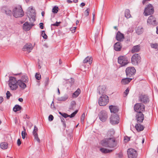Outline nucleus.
I'll return each mask as SVG.
<instances>
[{
	"label": "nucleus",
	"mask_w": 158,
	"mask_h": 158,
	"mask_svg": "<svg viewBox=\"0 0 158 158\" xmlns=\"http://www.w3.org/2000/svg\"><path fill=\"white\" fill-rule=\"evenodd\" d=\"M89 10H90L89 8H88L87 9V10H86L84 12V15L85 16H87L89 15Z\"/></svg>",
	"instance_id": "09e8293b"
},
{
	"label": "nucleus",
	"mask_w": 158,
	"mask_h": 158,
	"mask_svg": "<svg viewBox=\"0 0 158 158\" xmlns=\"http://www.w3.org/2000/svg\"><path fill=\"white\" fill-rule=\"evenodd\" d=\"M109 109L111 113H116L119 110V108L117 106L110 105L109 106Z\"/></svg>",
	"instance_id": "412c9836"
},
{
	"label": "nucleus",
	"mask_w": 158,
	"mask_h": 158,
	"mask_svg": "<svg viewBox=\"0 0 158 158\" xmlns=\"http://www.w3.org/2000/svg\"><path fill=\"white\" fill-rule=\"evenodd\" d=\"M29 81V78L27 74H23L20 79L17 80L18 86L20 87L21 89H24L27 87V85Z\"/></svg>",
	"instance_id": "f03ea898"
},
{
	"label": "nucleus",
	"mask_w": 158,
	"mask_h": 158,
	"mask_svg": "<svg viewBox=\"0 0 158 158\" xmlns=\"http://www.w3.org/2000/svg\"><path fill=\"white\" fill-rule=\"evenodd\" d=\"M114 134V131L113 130H110L108 133V136H113Z\"/></svg>",
	"instance_id": "c03bdc74"
},
{
	"label": "nucleus",
	"mask_w": 158,
	"mask_h": 158,
	"mask_svg": "<svg viewBox=\"0 0 158 158\" xmlns=\"http://www.w3.org/2000/svg\"><path fill=\"white\" fill-rule=\"evenodd\" d=\"M61 23L60 22H56L55 23L52 24L51 25V26H54L56 27H58L59 26L60 24Z\"/></svg>",
	"instance_id": "603ef678"
},
{
	"label": "nucleus",
	"mask_w": 158,
	"mask_h": 158,
	"mask_svg": "<svg viewBox=\"0 0 158 158\" xmlns=\"http://www.w3.org/2000/svg\"><path fill=\"white\" fill-rule=\"evenodd\" d=\"M118 158H122V157L123 155L122 153L121 152L118 154Z\"/></svg>",
	"instance_id": "680f3d73"
},
{
	"label": "nucleus",
	"mask_w": 158,
	"mask_h": 158,
	"mask_svg": "<svg viewBox=\"0 0 158 158\" xmlns=\"http://www.w3.org/2000/svg\"><path fill=\"white\" fill-rule=\"evenodd\" d=\"M38 131V128L35 126H34V130L33 131V134L34 137L35 139L36 140L38 143H40V140L39 139L37 133Z\"/></svg>",
	"instance_id": "6ab92c4d"
},
{
	"label": "nucleus",
	"mask_w": 158,
	"mask_h": 158,
	"mask_svg": "<svg viewBox=\"0 0 158 158\" xmlns=\"http://www.w3.org/2000/svg\"><path fill=\"white\" fill-rule=\"evenodd\" d=\"M31 10H34V12H33V14H34V15H32V16H31V18L30 19V21H33V22L35 21V16L34 15H35V11L34 10H33L32 8H31Z\"/></svg>",
	"instance_id": "a19ab883"
},
{
	"label": "nucleus",
	"mask_w": 158,
	"mask_h": 158,
	"mask_svg": "<svg viewBox=\"0 0 158 158\" xmlns=\"http://www.w3.org/2000/svg\"><path fill=\"white\" fill-rule=\"evenodd\" d=\"M77 112H78V110H75L74 112H73L72 114H71L70 115H69V117L71 118H72L74 117L75 116V115L77 113Z\"/></svg>",
	"instance_id": "de8ad7c7"
},
{
	"label": "nucleus",
	"mask_w": 158,
	"mask_h": 158,
	"mask_svg": "<svg viewBox=\"0 0 158 158\" xmlns=\"http://www.w3.org/2000/svg\"><path fill=\"white\" fill-rule=\"evenodd\" d=\"M141 57L138 54H134L131 58V62L134 65H138L140 62Z\"/></svg>",
	"instance_id": "0eeeda50"
},
{
	"label": "nucleus",
	"mask_w": 158,
	"mask_h": 158,
	"mask_svg": "<svg viewBox=\"0 0 158 158\" xmlns=\"http://www.w3.org/2000/svg\"><path fill=\"white\" fill-rule=\"evenodd\" d=\"M132 78H124L121 80V83L122 84L125 85L128 84L132 80Z\"/></svg>",
	"instance_id": "b1692460"
},
{
	"label": "nucleus",
	"mask_w": 158,
	"mask_h": 158,
	"mask_svg": "<svg viewBox=\"0 0 158 158\" xmlns=\"http://www.w3.org/2000/svg\"><path fill=\"white\" fill-rule=\"evenodd\" d=\"M101 144L106 147L114 148L117 146V142L114 138H106L101 141Z\"/></svg>",
	"instance_id": "f257e3e1"
},
{
	"label": "nucleus",
	"mask_w": 158,
	"mask_h": 158,
	"mask_svg": "<svg viewBox=\"0 0 158 158\" xmlns=\"http://www.w3.org/2000/svg\"><path fill=\"white\" fill-rule=\"evenodd\" d=\"M124 140L126 142H128L130 140V137L128 136L125 137L124 138Z\"/></svg>",
	"instance_id": "6e6d98bb"
},
{
	"label": "nucleus",
	"mask_w": 158,
	"mask_h": 158,
	"mask_svg": "<svg viewBox=\"0 0 158 158\" xmlns=\"http://www.w3.org/2000/svg\"><path fill=\"white\" fill-rule=\"evenodd\" d=\"M140 123H138L135 126V128L138 131H140L143 130L144 127L140 124Z\"/></svg>",
	"instance_id": "bb28decb"
},
{
	"label": "nucleus",
	"mask_w": 158,
	"mask_h": 158,
	"mask_svg": "<svg viewBox=\"0 0 158 158\" xmlns=\"http://www.w3.org/2000/svg\"><path fill=\"white\" fill-rule=\"evenodd\" d=\"M18 100L19 101L22 102L23 101V99L22 98H19Z\"/></svg>",
	"instance_id": "338daca9"
},
{
	"label": "nucleus",
	"mask_w": 158,
	"mask_h": 158,
	"mask_svg": "<svg viewBox=\"0 0 158 158\" xmlns=\"http://www.w3.org/2000/svg\"><path fill=\"white\" fill-rule=\"evenodd\" d=\"M51 107L52 109H53V108H55V106H54V103L53 101H52V104H51Z\"/></svg>",
	"instance_id": "e2e57ef3"
},
{
	"label": "nucleus",
	"mask_w": 158,
	"mask_h": 158,
	"mask_svg": "<svg viewBox=\"0 0 158 158\" xmlns=\"http://www.w3.org/2000/svg\"><path fill=\"white\" fill-rule=\"evenodd\" d=\"M76 28V27H71L70 28V30L72 32V33H73L75 32Z\"/></svg>",
	"instance_id": "5fc2aeb1"
},
{
	"label": "nucleus",
	"mask_w": 158,
	"mask_h": 158,
	"mask_svg": "<svg viewBox=\"0 0 158 158\" xmlns=\"http://www.w3.org/2000/svg\"><path fill=\"white\" fill-rule=\"evenodd\" d=\"M17 144L18 146H19L21 144V142L20 139H18L17 141Z\"/></svg>",
	"instance_id": "052dcab7"
},
{
	"label": "nucleus",
	"mask_w": 158,
	"mask_h": 158,
	"mask_svg": "<svg viewBox=\"0 0 158 158\" xmlns=\"http://www.w3.org/2000/svg\"><path fill=\"white\" fill-rule=\"evenodd\" d=\"M119 118L116 114L112 115L110 118V123L112 125L118 124L119 123Z\"/></svg>",
	"instance_id": "f8f14e48"
},
{
	"label": "nucleus",
	"mask_w": 158,
	"mask_h": 158,
	"mask_svg": "<svg viewBox=\"0 0 158 158\" xmlns=\"http://www.w3.org/2000/svg\"><path fill=\"white\" fill-rule=\"evenodd\" d=\"M32 49V45L30 44H27L23 48V51H27L28 52H31Z\"/></svg>",
	"instance_id": "4be33fe9"
},
{
	"label": "nucleus",
	"mask_w": 158,
	"mask_h": 158,
	"mask_svg": "<svg viewBox=\"0 0 158 158\" xmlns=\"http://www.w3.org/2000/svg\"><path fill=\"white\" fill-rule=\"evenodd\" d=\"M125 16L127 19H129L131 17V15L130 13V10L128 9H126L125 11Z\"/></svg>",
	"instance_id": "7c9ffc66"
},
{
	"label": "nucleus",
	"mask_w": 158,
	"mask_h": 158,
	"mask_svg": "<svg viewBox=\"0 0 158 158\" xmlns=\"http://www.w3.org/2000/svg\"><path fill=\"white\" fill-rule=\"evenodd\" d=\"M1 10L2 12L5 13L7 15L11 16L13 14V11L7 6H4L1 7Z\"/></svg>",
	"instance_id": "ddd939ff"
},
{
	"label": "nucleus",
	"mask_w": 158,
	"mask_h": 158,
	"mask_svg": "<svg viewBox=\"0 0 158 158\" xmlns=\"http://www.w3.org/2000/svg\"><path fill=\"white\" fill-rule=\"evenodd\" d=\"M129 90L128 88H127L125 91L124 93L126 96H127L129 92Z\"/></svg>",
	"instance_id": "4d7b16f0"
},
{
	"label": "nucleus",
	"mask_w": 158,
	"mask_h": 158,
	"mask_svg": "<svg viewBox=\"0 0 158 158\" xmlns=\"http://www.w3.org/2000/svg\"><path fill=\"white\" fill-rule=\"evenodd\" d=\"M114 50L117 51H120L122 48V46L121 45V43L120 42H117L114 45Z\"/></svg>",
	"instance_id": "cd10ccee"
},
{
	"label": "nucleus",
	"mask_w": 158,
	"mask_h": 158,
	"mask_svg": "<svg viewBox=\"0 0 158 158\" xmlns=\"http://www.w3.org/2000/svg\"><path fill=\"white\" fill-rule=\"evenodd\" d=\"M124 38V35L121 33L119 31H118L117 33L116 39L119 41H121Z\"/></svg>",
	"instance_id": "5701e85b"
},
{
	"label": "nucleus",
	"mask_w": 158,
	"mask_h": 158,
	"mask_svg": "<svg viewBox=\"0 0 158 158\" xmlns=\"http://www.w3.org/2000/svg\"><path fill=\"white\" fill-rule=\"evenodd\" d=\"M144 119V116L142 112L137 113L136 115V120L138 123H142Z\"/></svg>",
	"instance_id": "dca6fc26"
},
{
	"label": "nucleus",
	"mask_w": 158,
	"mask_h": 158,
	"mask_svg": "<svg viewBox=\"0 0 158 158\" xmlns=\"http://www.w3.org/2000/svg\"><path fill=\"white\" fill-rule=\"evenodd\" d=\"M9 86L12 90H15L18 88L17 80L15 77H10L8 81Z\"/></svg>",
	"instance_id": "7ed1b4c3"
},
{
	"label": "nucleus",
	"mask_w": 158,
	"mask_h": 158,
	"mask_svg": "<svg viewBox=\"0 0 158 158\" xmlns=\"http://www.w3.org/2000/svg\"><path fill=\"white\" fill-rule=\"evenodd\" d=\"M39 25H40V28H41V29H44V24H43V23H40L39 24Z\"/></svg>",
	"instance_id": "bf43d9fd"
},
{
	"label": "nucleus",
	"mask_w": 158,
	"mask_h": 158,
	"mask_svg": "<svg viewBox=\"0 0 158 158\" xmlns=\"http://www.w3.org/2000/svg\"><path fill=\"white\" fill-rule=\"evenodd\" d=\"M98 34H99L98 32H97L95 34V35L94 36V39L95 43H96V41L98 40Z\"/></svg>",
	"instance_id": "49530a36"
},
{
	"label": "nucleus",
	"mask_w": 158,
	"mask_h": 158,
	"mask_svg": "<svg viewBox=\"0 0 158 158\" xmlns=\"http://www.w3.org/2000/svg\"><path fill=\"white\" fill-rule=\"evenodd\" d=\"M118 63L122 66H124L129 63L128 58L125 56H120L118 58Z\"/></svg>",
	"instance_id": "6e6552de"
},
{
	"label": "nucleus",
	"mask_w": 158,
	"mask_h": 158,
	"mask_svg": "<svg viewBox=\"0 0 158 158\" xmlns=\"http://www.w3.org/2000/svg\"><path fill=\"white\" fill-rule=\"evenodd\" d=\"M108 97L106 95H102L98 100V104L100 106H106L109 102Z\"/></svg>",
	"instance_id": "39448f33"
},
{
	"label": "nucleus",
	"mask_w": 158,
	"mask_h": 158,
	"mask_svg": "<svg viewBox=\"0 0 158 158\" xmlns=\"http://www.w3.org/2000/svg\"><path fill=\"white\" fill-rule=\"evenodd\" d=\"M145 106L142 103H138L135 104L134 108L135 111L137 113L144 111Z\"/></svg>",
	"instance_id": "1a4fd4ad"
},
{
	"label": "nucleus",
	"mask_w": 158,
	"mask_h": 158,
	"mask_svg": "<svg viewBox=\"0 0 158 158\" xmlns=\"http://www.w3.org/2000/svg\"><path fill=\"white\" fill-rule=\"evenodd\" d=\"M98 116L101 121L105 122L108 118L107 113L105 110H102L99 113Z\"/></svg>",
	"instance_id": "9d476101"
},
{
	"label": "nucleus",
	"mask_w": 158,
	"mask_h": 158,
	"mask_svg": "<svg viewBox=\"0 0 158 158\" xmlns=\"http://www.w3.org/2000/svg\"><path fill=\"white\" fill-rule=\"evenodd\" d=\"M81 92L80 89L79 88L77 90L75 91L73 94L72 97L73 98H76L78 97Z\"/></svg>",
	"instance_id": "c756f323"
},
{
	"label": "nucleus",
	"mask_w": 158,
	"mask_h": 158,
	"mask_svg": "<svg viewBox=\"0 0 158 158\" xmlns=\"http://www.w3.org/2000/svg\"><path fill=\"white\" fill-rule=\"evenodd\" d=\"M68 98V96L67 95H65L63 96L57 98V100L59 101H64L66 100Z\"/></svg>",
	"instance_id": "c85d7f7f"
},
{
	"label": "nucleus",
	"mask_w": 158,
	"mask_h": 158,
	"mask_svg": "<svg viewBox=\"0 0 158 158\" xmlns=\"http://www.w3.org/2000/svg\"><path fill=\"white\" fill-rule=\"evenodd\" d=\"M154 12V9L152 5L150 4H148L147 7L144 10L143 14L145 16H147L152 15Z\"/></svg>",
	"instance_id": "423d86ee"
},
{
	"label": "nucleus",
	"mask_w": 158,
	"mask_h": 158,
	"mask_svg": "<svg viewBox=\"0 0 158 158\" xmlns=\"http://www.w3.org/2000/svg\"><path fill=\"white\" fill-rule=\"evenodd\" d=\"M59 113L61 116H62V117H63L65 118H67L69 117V115L66 113H62L60 112H59Z\"/></svg>",
	"instance_id": "58836bf2"
},
{
	"label": "nucleus",
	"mask_w": 158,
	"mask_h": 158,
	"mask_svg": "<svg viewBox=\"0 0 158 158\" xmlns=\"http://www.w3.org/2000/svg\"><path fill=\"white\" fill-rule=\"evenodd\" d=\"M85 118V114L84 113H83L81 117V121L83 122L84 119Z\"/></svg>",
	"instance_id": "13d9d810"
},
{
	"label": "nucleus",
	"mask_w": 158,
	"mask_h": 158,
	"mask_svg": "<svg viewBox=\"0 0 158 158\" xmlns=\"http://www.w3.org/2000/svg\"><path fill=\"white\" fill-rule=\"evenodd\" d=\"M23 128L24 130L22 132L21 134L22 138L24 139L25 138L26 134H27L26 133V129L25 127H23Z\"/></svg>",
	"instance_id": "e433bc0d"
},
{
	"label": "nucleus",
	"mask_w": 158,
	"mask_h": 158,
	"mask_svg": "<svg viewBox=\"0 0 158 158\" xmlns=\"http://www.w3.org/2000/svg\"><path fill=\"white\" fill-rule=\"evenodd\" d=\"M136 33L139 35L141 34L143 32V29L142 27H138L136 31Z\"/></svg>",
	"instance_id": "f704fd0d"
},
{
	"label": "nucleus",
	"mask_w": 158,
	"mask_h": 158,
	"mask_svg": "<svg viewBox=\"0 0 158 158\" xmlns=\"http://www.w3.org/2000/svg\"><path fill=\"white\" fill-rule=\"evenodd\" d=\"M151 46L152 48L155 49L158 48V44L157 43L151 44Z\"/></svg>",
	"instance_id": "79ce46f5"
},
{
	"label": "nucleus",
	"mask_w": 158,
	"mask_h": 158,
	"mask_svg": "<svg viewBox=\"0 0 158 158\" xmlns=\"http://www.w3.org/2000/svg\"><path fill=\"white\" fill-rule=\"evenodd\" d=\"M106 89V86L104 85L99 86L97 89V92L100 95H104L105 90Z\"/></svg>",
	"instance_id": "aec40b11"
},
{
	"label": "nucleus",
	"mask_w": 158,
	"mask_h": 158,
	"mask_svg": "<svg viewBox=\"0 0 158 158\" xmlns=\"http://www.w3.org/2000/svg\"><path fill=\"white\" fill-rule=\"evenodd\" d=\"M35 78L37 80H40L41 79V75L39 73H36L35 75Z\"/></svg>",
	"instance_id": "a18cd8bd"
},
{
	"label": "nucleus",
	"mask_w": 158,
	"mask_h": 158,
	"mask_svg": "<svg viewBox=\"0 0 158 158\" xmlns=\"http://www.w3.org/2000/svg\"><path fill=\"white\" fill-rule=\"evenodd\" d=\"M12 95V94L9 91H7L6 93V97L7 99H9L10 97Z\"/></svg>",
	"instance_id": "8fccbe9b"
},
{
	"label": "nucleus",
	"mask_w": 158,
	"mask_h": 158,
	"mask_svg": "<svg viewBox=\"0 0 158 158\" xmlns=\"http://www.w3.org/2000/svg\"><path fill=\"white\" fill-rule=\"evenodd\" d=\"M58 7L57 6H55L52 9V12L54 14H56L58 11Z\"/></svg>",
	"instance_id": "4c0bfd02"
},
{
	"label": "nucleus",
	"mask_w": 158,
	"mask_h": 158,
	"mask_svg": "<svg viewBox=\"0 0 158 158\" xmlns=\"http://www.w3.org/2000/svg\"><path fill=\"white\" fill-rule=\"evenodd\" d=\"M140 47L139 45L134 46L131 50V52L132 53H134L139 52L140 50Z\"/></svg>",
	"instance_id": "393cba45"
},
{
	"label": "nucleus",
	"mask_w": 158,
	"mask_h": 158,
	"mask_svg": "<svg viewBox=\"0 0 158 158\" xmlns=\"http://www.w3.org/2000/svg\"><path fill=\"white\" fill-rule=\"evenodd\" d=\"M54 117L52 115L50 114L48 117V120L49 121H52Z\"/></svg>",
	"instance_id": "864d4df0"
},
{
	"label": "nucleus",
	"mask_w": 158,
	"mask_h": 158,
	"mask_svg": "<svg viewBox=\"0 0 158 158\" xmlns=\"http://www.w3.org/2000/svg\"><path fill=\"white\" fill-rule=\"evenodd\" d=\"M151 0H143L142 1V3L143 4H144L145 3H146V2L148 1H150Z\"/></svg>",
	"instance_id": "69168bd1"
},
{
	"label": "nucleus",
	"mask_w": 158,
	"mask_h": 158,
	"mask_svg": "<svg viewBox=\"0 0 158 158\" xmlns=\"http://www.w3.org/2000/svg\"><path fill=\"white\" fill-rule=\"evenodd\" d=\"M100 151L103 153H107L110 152L112 151L111 150H109L104 148H102L100 149Z\"/></svg>",
	"instance_id": "473e14b6"
},
{
	"label": "nucleus",
	"mask_w": 158,
	"mask_h": 158,
	"mask_svg": "<svg viewBox=\"0 0 158 158\" xmlns=\"http://www.w3.org/2000/svg\"><path fill=\"white\" fill-rule=\"evenodd\" d=\"M148 24L154 25H156L157 24L156 18L153 15L150 16L147 20Z\"/></svg>",
	"instance_id": "f3484780"
},
{
	"label": "nucleus",
	"mask_w": 158,
	"mask_h": 158,
	"mask_svg": "<svg viewBox=\"0 0 158 158\" xmlns=\"http://www.w3.org/2000/svg\"><path fill=\"white\" fill-rule=\"evenodd\" d=\"M60 118L61 119V122L62 123L63 127H64V128H66V125L65 123L64 119L63 118V117H60Z\"/></svg>",
	"instance_id": "ea45409f"
},
{
	"label": "nucleus",
	"mask_w": 158,
	"mask_h": 158,
	"mask_svg": "<svg viewBox=\"0 0 158 158\" xmlns=\"http://www.w3.org/2000/svg\"><path fill=\"white\" fill-rule=\"evenodd\" d=\"M92 60L91 57L88 56L83 60V62L84 64L88 63L89 65H90L92 63Z\"/></svg>",
	"instance_id": "a878e982"
},
{
	"label": "nucleus",
	"mask_w": 158,
	"mask_h": 158,
	"mask_svg": "<svg viewBox=\"0 0 158 158\" xmlns=\"http://www.w3.org/2000/svg\"><path fill=\"white\" fill-rule=\"evenodd\" d=\"M85 5V4L84 2H82L80 5V6L83 7V6H84Z\"/></svg>",
	"instance_id": "774afa93"
},
{
	"label": "nucleus",
	"mask_w": 158,
	"mask_h": 158,
	"mask_svg": "<svg viewBox=\"0 0 158 158\" xmlns=\"http://www.w3.org/2000/svg\"><path fill=\"white\" fill-rule=\"evenodd\" d=\"M13 15L16 18L21 17L24 15V13L20 6L15 7L13 10Z\"/></svg>",
	"instance_id": "20e7f679"
},
{
	"label": "nucleus",
	"mask_w": 158,
	"mask_h": 158,
	"mask_svg": "<svg viewBox=\"0 0 158 158\" xmlns=\"http://www.w3.org/2000/svg\"><path fill=\"white\" fill-rule=\"evenodd\" d=\"M125 71L127 77H130L134 75L136 70L134 67H130L127 68Z\"/></svg>",
	"instance_id": "9b49d317"
},
{
	"label": "nucleus",
	"mask_w": 158,
	"mask_h": 158,
	"mask_svg": "<svg viewBox=\"0 0 158 158\" xmlns=\"http://www.w3.org/2000/svg\"><path fill=\"white\" fill-rule=\"evenodd\" d=\"M49 78L47 77L45 79V86L47 85L49 83Z\"/></svg>",
	"instance_id": "3c124183"
},
{
	"label": "nucleus",
	"mask_w": 158,
	"mask_h": 158,
	"mask_svg": "<svg viewBox=\"0 0 158 158\" xmlns=\"http://www.w3.org/2000/svg\"><path fill=\"white\" fill-rule=\"evenodd\" d=\"M34 25L33 23L29 24L28 22H26L23 25V29L26 31L29 30L31 27Z\"/></svg>",
	"instance_id": "a211bd4d"
},
{
	"label": "nucleus",
	"mask_w": 158,
	"mask_h": 158,
	"mask_svg": "<svg viewBox=\"0 0 158 158\" xmlns=\"http://www.w3.org/2000/svg\"><path fill=\"white\" fill-rule=\"evenodd\" d=\"M76 104V103L75 101H72L71 102V104L69 108L70 110L73 109V106Z\"/></svg>",
	"instance_id": "c9c22d12"
},
{
	"label": "nucleus",
	"mask_w": 158,
	"mask_h": 158,
	"mask_svg": "<svg viewBox=\"0 0 158 158\" xmlns=\"http://www.w3.org/2000/svg\"><path fill=\"white\" fill-rule=\"evenodd\" d=\"M41 35L43 38L45 39H47L48 38V36L45 33V31H42Z\"/></svg>",
	"instance_id": "37998d69"
},
{
	"label": "nucleus",
	"mask_w": 158,
	"mask_h": 158,
	"mask_svg": "<svg viewBox=\"0 0 158 158\" xmlns=\"http://www.w3.org/2000/svg\"><path fill=\"white\" fill-rule=\"evenodd\" d=\"M127 152L129 158H136L137 157V152L134 149L129 148L128 149Z\"/></svg>",
	"instance_id": "4468645a"
},
{
	"label": "nucleus",
	"mask_w": 158,
	"mask_h": 158,
	"mask_svg": "<svg viewBox=\"0 0 158 158\" xmlns=\"http://www.w3.org/2000/svg\"><path fill=\"white\" fill-rule=\"evenodd\" d=\"M139 100L142 103L146 104L149 102V98L147 95L141 94L139 97Z\"/></svg>",
	"instance_id": "2eb2a0df"
},
{
	"label": "nucleus",
	"mask_w": 158,
	"mask_h": 158,
	"mask_svg": "<svg viewBox=\"0 0 158 158\" xmlns=\"http://www.w3.org/2000/svg\"><path fill=\"white\" fill-rule=\"evenodd\" d=\"M22 109V107L21 106L18 105H15L13 108V110L15 112H17V111L20 110Z\"/></svg>",
	"instance_id": "72a5a7b5"
},
{
	"label": "nucleus",
	"mask_w": 158,
	"mask_h": 158,
	"mask_svg": "<svg viewBox=\"0 0 158 158\" xmlns=\"http://www.w3.org/2000/svg\"><path fill=\"white\" fill-rule=\"evenodd\" d=\"M3 101V98L2 97H0V103L1 104Z\"/></svg>",
	"instance_id": "0e129e2a"
},
{
	"label": "nucleus",
	"mask_w": 158,
	"mask_h": 158,
	"mask_svg": "<svg viewBox=\"0 0 158 158\" xmlns=\"http://www.w3.org/2000/svg\"><path fill=\"white\" fill-rule=\"evenodd\" d=\"M1 148L3 149H7L8 147V144L6 142H2L0 145Z\"/></svg>",
	"instance_id": "2f4dec72"
}]
</instances>
